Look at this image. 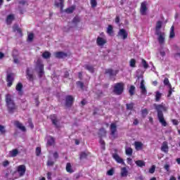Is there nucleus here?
Segmentation results:
<instances>
[{"label": "nucleus", "instance_id": "nucleus-63", "mask_svg": "<svg viewBox=\"0 0 180 180\" xmlns=\"http://www.w3.org/2000/svg\"><path fill=\"white\" fill-rule=\"evenodd\" d=\"M115 22L118 24L120 22V17L117 15L115 18Z\"/></svg>", "mask_w": 180, "mask_h": 180}, {"label": "nucleus", "instance_id": "nucleus-28", "mask_svg": "<svg viewBox=\"0 0 180 180\" xmlns=\"http://www.w3.org/2000/svg\"><path fill=\"white\" fill-rule=\"evenodd\" d=\"M22 89H23V84H22V83H18L16 85V91L19 92L20 95H22Z\"/></svg>", "mask_w": 180, "mask_h": 180}, {"label": "nucleus", "instance_id": "nucleus-47", "mask_svg": "<svg viewBox=\"0 0 180 180\" xmlns=\"http://www.w3.org/2000/svg\"><path fill=\"white\" fill-rule=\"evenodd\" d=\"M72 22L73 24H77V23L80 22L79 17L76 16V17L73 18Z\"/></svg>", "mask_w": 180, "mask_h": 180}, {"label": "nucleus", "instance_id": "nucleus-5", "mask_svg": "<svg viewBox=\"0 0 180 180\" xmlns=\"http://www.w3.org/2000/svg\"><path fill=\"white\" fill-rule=\"evenodd\" d=\"M49 119H51L52 124H53L56 129H59L60 127L59 120L58 119V115L56 114L51 115H49Z\"/></svg>", "mask_w": 180, "mask_h": 180}, {"label": "nucleus", "instance_id": "nucleus-43", "mask_svg": "<svg viewBox=\"0 0 180 180\" xmlns=\"http://www.w3.org/2000/svg\"><path fill=\"white\" fill-rule=\"evenodd\" d=\"M129 94L131 96H134V92H135V86H131L129 88Z\"/></svg>", "mask_w": 180, "mask_h": 180}, {"label": "nucleus", "instance_id": "nucleus-40", "mask_svg": "<svg viewBox=\"0 0 180 180\" xmlns=\"http://www.w3.org/2000/svg\"><path fill=\"white\" fill-rule=\"evenodd\" d=\"M148 115V111L147 108H144L143 110H141V116L143 118H146Z\"/></svg>", "mask_w": 180, "mask_h": 180}, {"label": "nucleus", "instance_id": "nucleus-44", "mask_svg": "<svg viewBox=\"0 0 180 180\" xmlns=\"http://www.w3.org/2000/svg\"><path fill=\"white\" fill-rule=\"evenodd\" d=\"M91 7V8H96L97 7L98 3L97 0H90Z\"/></svg>", "mask_w": 180, "mask_h": 180}, {"label": "nucleus", "instance_id": "nucleus-12", "mask_svg": "<svg viewBox=\"0 0 180 180\" xmlns=\"http://www.w3.org/2000/svg\"><path fill=\"white\" fill-rule=\"evenodd\" d=\"M118 70H114L113 69L109 68L105 70V75H109V77H116L118 75Z\"/></svg>", "mask_w": 180, "mask_h": 180}, {"label": "nucleus", "instance_id": "nucleus-2", "mask_svg": "<svg viewBox=\"0 0 180 180\" xmlns=\"http://www.w3.org/2000/svg\"><path fill=\"white\" fill-rule=\"evenodd\" d=\"M6 105L8 113L13 114L17 110V105L15 102L13 101V98L11 94L6 95Z\"/></svg>", "mask_w": 180, "mask_h": 180}, {"label": "nucleus", "instance_id": "nucleus-9", "mask_svg": "<svg viewBox=\"0 0 180 180\" xmlns=\"http://www.w3.org/2000/svg\"><path fill=\"white\" fill-rule=\"evenodd\" d=\"M110 131H111L110 134L112 136V139H117V125L115 123H111V125H110Z\"/></svg>", "mask_w": 180, "mask_h": 180}, {"label": "nucleus", "instance_id": "nucleus-60", "mask_svg": "<svg viewBox=\"0 0 180 180\" xmlns=\"http://www.w3.org/2000/svg\"><path fill=\"white\" fill-rule=\"evenodd\" d=\"M8 165H9L8 160H6V161H4V162H3V166H4V167H8Z\"/></svg>", "mask_w": 180, "mask_h": 180}, {"label": "nucleus", "instance_id": "nucleus-48", "mask_svg": "<svg viewBox=\"0 0 180 180\" xmlns=\"http://www.w3.org/2000/svg\"><path fill=\"white\" fill-rule=\"evenodd\" d=\"M134 107V103H133L127 104V110H132Z\"/></svg>", "mask_w": 180, "mask_h": 180}, {"label": "nucleus", "instance_id": "nucleus-24", "mask_svg": "<svg viewBox=\"0 0 180 180\" xmlns=\"http://www.w3.org/2000/svg\"><path fill=\"white\" fill-rule=\"evenodd\" d=\"M128 173H129V172L127 171V167H123V168H122L121 172H120V176L127 177Z\"/></svg>", "mask_w": 180, "mask_h": 180}, {"label": "nucleus", "instance_id": "nucleus-54", "mask_svg": "<svg viewBox=\"0 0 180 180\" xmlns=\"http://www.w3.org/2000/svg\"><path fill=\"white\" fill-rule=\"evenodd\" d=\"M18 4L20 5H22V6L26 5V4H27V6L28 5L27 1L26 0H20L18 1Z\"/></svg>", "mask_w": 180, "mask_h": 180}, {"label": "nucleus", "instance_id": "nucleus-23", "mask_svg": "<svg viewBox=\"0 0 180 180\" xmlns=\"http://www.w3.org/2000/svg\"><path fill=\"white\" fill-rule=\"evenodd\" d=\"M10 157L11 158H15L18 154L19 151L18 148H15L9 152Z\"/></svg>", "mask_w": 180, "mask_h": 180}, {"label": "nucleus", "instance_id": "nucleus-27", "mask_svg": "<svg viewBox=\"0 0 180 180\" xmlns=\"http://www.w3.org/2000/svg\"><path fill=\"white\" fill-rule=\"evenodd\" d=\"M76 9V6H72L67 9L65 10V12H66L68 14H71L74 12V11Z\"/></svg>", "mask_w": 180, "mask_h": 180}, {"label": "nucleus", "instance_id": "nucleus-32", "mask_svg": "<svg viewBox=\"0 0 180 180\" xmlns=\"http://www.w3.org/2000/svg\"><path fill=\"white\" fill-rule=\"evenodd\" d=\"M98 135L101 136V137L105 136H106L105 129L103 127L101 128V129H99Z\"/></svg>", "mask_w": 180, "mask_h": 180}, {"label": "nucleus", "instance_id": "nucleus-11", "mask_svg": "<svg viewBox=\"0 0 180 180\" xmlns=\"http://www.w3.org/2000/svg\"><path fill=\"white\" fill-rule=\"evenodd\" d=\"M117 36L122 37L123 40H126L129 34L127 32L126 30L122 28L120 30L119 32H117Z\"/></svg>", "mask_w": 180, "mask_h": 180}, {"label": "nucleus", "instance_id": "nucleus-49", "mask_svg": "<svg viewBox=\"0 0 180 180\" xmlns=\"http://www.w3.org/2000/svg\"><path fill=\"white\" fill-rule=\"evenodd\" d=\"M34 37V35L33 34V33L28 34L27 41H32Z\"/></svg>", "mask_w": 180, "mask_h": 180}, {"label": "nucleus", "instance_id": "nucleus-62", "mask_svg": "<svg viewBox=\"0 0 180 180\" xmlns=\"http://www.w3.org/2000/svg\"><path fill=\"white\" fill-rule=\"evenodd\" d=\"M46 176H47V179L49 180L51 179V172H49L48 173H46Z\"/></svg>", "mask_w": 180, "mask_h": 180}, {"label": "nucleus", "instance_id": "nucleus-13", "mask_svg": "<svg viewBox=\"0 0 180 180\" xmlns=\"http://www.w3.org/2000/svg\"><path fill=\"white\" fill-rule=\"evenodd\" d=\"M54 56L57 58V59H64L66 57L68 56V54L65 53V52H56L54 53Z\"/></svg>", "mask_w": 180, "mask_h": 180}, {"label": "nucleus", "instance_id": "nucleus-53", "mask_svg": "<svg viewBox=\"0 0 180 180\" xmlns=\"http://www.w3.org/2000/svg\"><path fill=\"white\" fill-rule=\"evenodd\" d=\"M77 86H79L80 87L81 89H84V83H82V82H80V81H78V82H77Z\"/></svg>", "mask_w": 180, "mask_h": 180}, {"label": "nucleus", "instance_id": "nucleus-4", "mask_svg": "<svg viewBox=\"0 0 180 180\" xmlns=\"http://www.w3.org/2000/svg\"><path fill=\"white\" fill-rule=\"evenodd\" d=\"M124 83L119 82L115 83L113 86L112 93L117 96H121L124 93Z\"/></svg>", "mask_w": 180, "mask_h": 180}, {"label": "nucleus", "instance_id": "nucleus-59", "mask_svg": "<svg viewBox=\"0 0 180 180\" xmlns=\"http://www.w3.org/2000/svg\"><path fill=\"white\" fill-rule=\"evenodd\" d=\"M164 169L165 170H167V172H169V164H165V166H164Z\"/></svg>", "mask_w": 180, "mask_h": 180}, {"label": "nucleus", "instance_id": "nucleus-64", "mask_svg": "<svg viewBox=\"0 0 180 180\" xmlns=\"http://www.w3.org/2000/svg\"><path fill=\"white\" fill-rule=\"evenodd\" d=\"M70 77V74L68 71L65 72L64 73V77L65 78H68Z\"/></svg>", "mask_w": 180, "mask_h": 180}, {"label": "nucleus", "instance_id": "nucleus-45", "mask_svg": "<svg viewBox=\"0 0 180 180\" xmlns=\"http://www.w3.org/2000/svg\"><path fill=\"white\" fill-rule=\"evenodd\" d=\"M141 65H143V69L148 68V63H147L145 59H141Z\"/></svg>", "mask_w": 180, "mask_h": 180}, {"label": "nucleus", "instance_id": "nucleus-57", "mask_svg": "<svg viewBox=\"0 0 180 180\" xmlns=\"http://www.w3.org/2000/svg\"><path fill=\"white\" fill-rule=\"evenodd\" d=\"M172 122L173 125L177 126L179 124V122H178L177 120H172Z\"/></svg>", "mask_w": 180, "mask_h": 180}, {"label": "nucleus", "instance_id": "nucleus-6", "mask_svg": "<svg viewBox=\"0 0 180 180\" xmlns=\"http://www.w3.org/2000/svg\"><path fill=\"white\" fill-rule=\"evenodd\" d=\"M164 84L165 86L169 87V94H167V97H171L172 92H174V88L172 89L171 83H169V80L167 77L164 79Z\"/></svg>", "mask_w": 180, "mask_h": 180}, {"label": "nucleus", "instance_id": "nucleus-55", "mask_svg": "<svg viewBox=\"0 0 180 180\" xmlns=\"http://www.w3.org/2000/svg\"><path fill=\"white\" fill-rule=\"evenodd\" d=\"M149 173L153 174L155 172V166H152L150 169H149Z\"/></svg>", "mask_w": 180, "mask_h": 180}, {"label": "nucleus", "instance_id": "nucleus-20", "mask_svg": "<svg viewBox=\"0 0 180 180\" xmlns=\"http://www.w3.org/2000/svg\"><path fill=\"white\" fill-rule=\"evenodd\" d=\"M38 68H39V77H41L42 75L44 73V65H43L42 63H39Z\"/></svg>", "mask_w": 180, "mask_h": 180}, {"label": "nucleus", "instance_id": "nucleus-42", "mask_svg": "<svg viewBox=\"0 0 180 180\" xmlns=\"http://www.w3.org/2000/svg\"><path fill=\"white\" fill-rule=\"evenodd\" d=\"M99 143H101V149L105 150V142L103 140V139H101L99 140Z\"/></svg>", "mask_w": 180, "mask_h": 180}, {"label": "nucleus", "instance_id": "nucleus-61", "mask_svg": "<svg viewBox=\"0 0 180 180\" xmlns=\"http://www.w3.org/2000/svg\"><path fill=\"white\" fill-rule=\"evenodd\" d=\"M53 158L54 159L57 160L59 158L58 152H54L53 153Z\"/></svg>", "mask_w": 180, "mask_h": 180}, {"label": "nucleus", "instance_id": "nucleus-17", "mask_svg": "<svg viewBox=\"0 0 180 180\" xmlns=\"http://www.w3.org/2000/svg\"><path fill=\"white\" fill-rule=\"evenodd\" d=\"M13 77H12V74L10 73L7 75L6 77V82H7V86L11 87L12 86V84L13 83Z\"/></svg>", "mask_w": 180, "mask_h": 180}, {"label": "nucleus", "instance_id": "nucleus-3", "mask_svg": "<svg viewBox=\"0 0 180 180\" xmlns=\"http://www.w3.org/2000/svg\"><path fill=\"white\" fill-rule=\"evenodd\" d=\"M162 21H158L156 23V27H155V34L158 35V41L160 45H162L165 44V39L166 34L165 32H162L160 29L162 28Z\"/></svg>", "mask_w": 180, "mask_h": 180}, {"label": "nucleus", "instance_id": "nucleus-34", "mask_svg": "<svg viewBox=\"0 0 180 180\" xmlns=\"http://www.w3.org/2000/svg\"><path fill=\"white\" fill-rule=\"evenodd\" d=\"M87 157H88V154L86 152H81L79 154L80 160H85L87 158Z\"/></svg>", "mask_w": 180, "mask_h": 180}, {"label": "nucleus", "instance_id": "nucleus-18", "mask_svg": "<svg viewBox=\"0 0 180 180\" xmlns=\"http://www.w3.org/2000/svg\"><path fill=\"white\" fill-rule=\"evenodd\" d=\"M161 151L164 152L165 154H168V152H169L168 142H167V141L162 142V147H161Z\"/></svg>", "mask_w": 180, "mask_h": 180}, {"label": "nucleus", "instance_id": "nucleus-16", "mask_svg": "<svg viewBox=\"0 0 180 180\" xmlns=\"http://www.w3.org/2000/svg\"><path fill=\"white\" fill-rule=\"evenodd\" d=\"M112 158L119 164H122V165H126V163H124V160L122 159L118 154H114L112 155Z\"/></svg>", "mask_w": 180, "mask_h": 180}, {"label": "nucleus", "instance_id": "nucleus-1", "mask_svg": "<svg viewBox=\"0 0 180 180\" xmlns=\"http://www.w3.org/2000/svg\"><path fill=\"white\" fill-rule=\"evenodd\" d=\"M153 106L158 113L157 115L158 120H159L160 123H161L162 127H167L168 124L165 120L164 114H163V111L164 112L167 111V108L162 105V104H159V105L153 104Z\"/></svg>", "mask_w": 180, "mask_h": 180}, {"label": "nucleus", "instance_id": "nucleus-25", "mask_svg": "<svg viewBox=\"0 0 180 180\" xmlns=\"http://www.w3.org/2000/svg\"><path fill=\"white\" fill-rule=\"evenodd\" d=\"M14 20V15H8L6 17V23L7 25H11Z\"/></svg>", "mask_w": 180, "mask_h": 180}, {"label": "nucleus", "instance_id": "nucleus-36", "mask_svg": "<svg viewBox=\"0 0 180 180\" xmlns=\"http://www.w3.org/2000/svg\"><path fill=\"white\" fill-rule=\"evenodd\" d=\"M27 79L30 80V82L33 81V75L30 73V69H27Z\"/></svg>", "mask_w": 180, "mask_h": 180}, {"label": "nucleus", "instance_id": "nucleus-8", "mask_svg": "<svg viewBox=\"0 0 180 180\" xmlns=\"http://www.w3.org/2000/svg\"><path fill=\"white\" fill-rule=\"evenodd\" d=\"M147 5H148L147 1L141 2V8H140V13L141 15H147V11H148Z\"/></svg>", "mask_w": 180, "mask_h": 180}, {"label": "nucleus", "instance_id": "nucleus-51", "mask_svg": "<svg viewBox=\"0 0 180 180\" xmlns=\"http://www.w3.org/2000/svg\"><path fill=\"white\" fill-rule=\"evenodd\" d=\"M130 67H131V68L136 67V60L135 59L130 60Z\"/></svg>", "mask_w": 180, "mask_h": 180}, {"label": "nucleus", "instance_id": "nucleus-52", "mask_svg": "<svg viewBox=\"0 0 180 180\" xmlns=\"http://www.w3.org/2000/svg\"><path fill=\"white\" fill-rule=\"evenodd\" d=\"M114 172L115 171L113 168H112L111 169H109L108 172H107V175H108L109 176H113Z\"/></svg>", "mask_w": 180, "mask_h": 180}, {"label": "nucleus", "instance_id": "nucleus-35", "mask_svg": "<svg viewBox=\"0 0 180 180\" xmlns=\"http://www.w3.org/2000/svg\"><path fill=\"white\" fill-rule=\"evenodd\" d=\"M84 68L91 73L94 72V67L91 65H84Z\"/></svg>", "mask_w": 180, "mask_h": 180}, {"label": "nucleus", "instance_id": "nucleus-21", "mask_svg": "<svg viewBox=\"0 0 180 180\" xmlns=\"http://www.w3.org/2000/svg\"><path fill=\"white\" fill-rule=\"evenodd\" d=\"M60 3L56 1L54 6L57 8L60 7V10L63 11L64 7V0H59Z\"/></svg>", "mask_w": 180, "mask_h": 180}, {"label": "nucleus", "instance_id": "nucleus-41", "mask_svg": "<svg viewBox=\"0 0 180 180\" xmlns=\"http://www.w3.org/2000/svg\"><path fill=\"white\" fill-rule=\"evenodd\" d=\"M125 154H127V155H132L133 154L132 148H125Z\"/></svg>", "mask_w": 180, "mask_h": 180}, {"label": "nucleus", "instance_id": "nucleus-46", "mask_svg": "<svg viewBox=\"0 0 180 180\" xmlns=\"http://www.w3.org/2000/svg\"><path fill=\"white\" fill-rule=\"evenodd\" d=\"M0 133L2 135H5L6 133V130L5 129V127L4 125H0Z\"/></svg>", "mask_w": 180, "mask_h": 180}, {"label": "nucleus", "instance_id": "nucleus-39", "mask_svg": "<svg viewBox=\"0 0 180 180\" xmlns=\"http://www.w3.org/2000/svg\"><path fill=\"white\" fill-rule=\"evenodd\" d=\"M107 34L109 35L113 34V27L111 25H109L108 27H107Z\"/></svg>", "mask_w": 180, "mask_h": 180}, {"label": "nucleus", "instance_id": "nucleus-19", "mask_svg": "<svg viewBox=\"0 0 180 180\" xmlns=\"http://www.w3.org/2000/svg\"><path fill=\"white\" fill-rule=\"evenodd\" d=\"M14 125L18 129H20L22 131H26V127H24L22 123L19 121H15L14 122Z\"/></svg>", "mask_w": 180, "mask_h": 180}, {"label": "nucleus", "instance_id": "nucleus-22", "mask_svg": "<svg viewBox=\"0 0 180 180\" xmlns=\"http://www.w3.org/2000/svg\"><path fill=\"white\" fill-rule=\"evenodd\" d=\"M162 93L159 91H157L155 92V102H159L161 100L162 98Z\"/></svg>", "mask_w": 180, "mask_h": 180}, {"label": "nucleus", "instance_id": "nucleus-29", "mask_svg": "<svg viewBox=\"0 0 180 180\" xmlns=\"http://www.w3.org/2000/svg\"><path fill=\"white\" fill-rule=\"evenodd\" d=\"M55 143V139L53 136H49L47 144L49 146H53Z\"/></svg>", "mask_w": 180, "mask_h": 180}, {"label": "nucleus", "instance_id": "nucleus-14", "mask_svg": "<svg viewBox=\"0 0 180 180\" xmlns=\"http://www.w3.org/2000/svg\"><path fill=\"white\" fill-rule=\"evenodd\" d=\"M145 80H141L140 84V89L141 95L146 96L147 95V89L145 86Z\"/></svg>", "mask_w": 180, "mask_h": 180}, {"label": "nucleus", "instance_id": "nucleus-10", "mask_svg": "<svg viewBox=\"0 0 180 180\" xmlns=\"http://www.w3.org/2000/svg\"><path fill=\"white\" fill-rule=\"evenodd\" d=\"M17 172L18 173H19L20 177L23 176L26 173V166H25L24 165L18 166Z\"/></svg>", "mask_w": 180, "mask_h": 180}, {"label": "nucleus", "instance_id": "nucleus-30", "mask_svg": "<svg viewBox=\"0 0 180 180\" xmlns=\"http://www.w3.org/2000/svg\"><path fill=\"white\" fill-rule=\"evenodd\" d=\"M175 37L174 25L170 27L169 38L174 39Z\"/></svg>", "mask_w": 180, "mask_h": 180}, {"label": "nucleus", "instance_id": "nucleus-50", "mask_svg": "<svg viewBox=\"0 0 180 180\" xmlns=\"http://www.w3.org/2000/svg\"><path fill=\"white\" fill-rule=\"evenodd\" d=\"M36 155L39 156L41 154V148L40 147L36 148Z\"/></svg>", "mask_w": 180, "mask_h": 180}, {"label": "nucleus", "instance_id": "nucleus-38", "mask_svg": "<svg viewBox=\"0 0 180 180\" xmlns=\"http://www.w3.org/2000/svg\"><path fill=\"white\" fill-rule=\"evenodd\" d=\"M42 57L44 59H49L51 57V53L49 51H45L42 53Z\"/></svg>", "mask_w": 180, "mask_h": 180}, {"label": "nucleus", "instance_id": "nucleus-15", "mask_svg": "<svg viewBox=\"0 0 180 180\" xmlns=\"http://www.w3.org/2000/svg\"><path fill=\"white\" fill-rule=\"evenodd\" d=\"M108 41L105 38H102L101 37H98L96 39V44L99 46H103Z\"/></svg>", "mask_w": 180, "mask_h": 180}, {"label": "nucleus", "instance_id": "nucleus-31", "mask_svg": "<svg viewBox=\"0 0 180 180\" xmlns=\"http://www.w3.org/2000/svg\"><path fill=\"white\" fill-rule=\"evenodd\" d=\"M135 164L136 165V166H138L139 167H143L146 166V163L143 160H136L135 162Z\"/></svg>", "mask_w": 180, "mask_h": 180}, {"label": "nucleus", "instance_id": "nucleus-33", "mask_svg": "<svg viewBox=\"0 0 180 180\" xmlns=\"http://www.w3.org/2000/svg\"><path fill=\"white\" fill-rule=\"evenodd\" d=\"M66 171L68 173H70V174L74 173V170L72 169L71 163H67Z\"/></svg>", "mask_w": 180, "mask_h": 180}, {"label": "nucleus", "instance_id": "nucleus-26", "mask_svg": "<svg viewBox=\"0 0 180 180\" xmlns=\"http://www.w3.org/2000/svg\"><path fill=\"white\" fill-rule=\"evenodd\" d=\"M143 146V144L142 143V142L140 141H136L135 142V148L136 150H142Z\"/></svg>", "mask_w": 180, "mask_h": 180}, {"label": "nucleus", "instance_id": "nucleus-58", "mask_svg": "<svg viewBox=\"0 0 180 180\" xmlns=\"http://www.w3.org/2000/svg\"><path fill=\"white\" fill-rule=\"evenodd\" d=\"M54 165V162L53 161H51V160H48L47 163H46V165L49 166V167H51Z\"/></svg>", "mask_w": 180, "mask_h": 180}, {"label": "nucleus", "instance_id": "nucleus-37", "mask_svg": "<svg viewBox=\"0 0 180 180\" xmlns=\"http://www.w3.org/2000/svg\"><path fill=\"white\" fill-rule=\"evenodd\" d=\"M13 32H18V33L22 34V30L19 27L18 25H14Z\"/></svg>", "mask_w": 180, "mask_h": 180}, {"label": "nucleus", "instance_id": "nucleus-56", "mask_svg": "<svg viewBox=\"0 0 180 180\" xmlns=\"http://www.w3.org/2000/svg\"><path fill=\"white\" fill-rule=\"evenodd\" d=\"M12 57H13V63H16V64H18L19 63V60L18 58H16V56H12Z\"/></svg>", "mask_w": 180, "mask_h": 180}, {"label": "nucleus", "instance_id": "nucleus-7", "mask_svg": "<svg viewBox=\"0 0 180 180\" xmlns=\"http://www.w3.org/2000/svg\"><path fill=\"white\" fill-rule=\"evenodd\" d=\"M75 98L72 96L68 95L66 96L65 100V106L67 108H71L72 104L74 103Z\"/></svg>", "mask_w": 180, "mask_h": 180}]
</instances>
